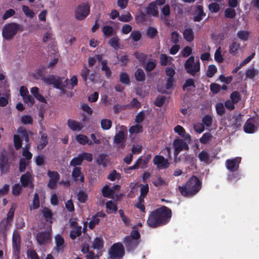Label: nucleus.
Returning a JSON list of instances; mask_svg holds the SVG:
<instances>
[{
	"label": "nucleus",
	"mask_w": 259,
	"mask_h": 259,
	"mask_svg": "<svg viewBox=\"0 0 259 259\" xmlns=\"http://www.w3.org/2000/svg\"><path fill=\"white\" fill-rule=\"evenodd\" d=\"M171 217V210L168 207L163 205L150 212L147 224L149 227L155 228L167 224Z\"/></svg>",
	"instance_id": "obj_1"
},
{
	"label": "nucleus",
	"mask_w": 259,
	"mask_h": 259,
	"mask_svg": "<svg viewBox=\"0 0 259 259\" xmlns=\"http://www.w3.org/2000/svg\"><path fill=\"white\" fill-rule=\"evenodd\" d=\"M202 182L195 176H192L183 186H179L178 190L181 194L185 197H192L201 190Z\"/></svg>",
	"instance_id": "obj_2"
},
{
	"label": "nucleus",
	"mask_w": 259,
	"mask_h": 259,
	"mask_svg": "<svg viewBox=\"0 0 259 259\" xmlns=\"http://www.w3.org/2000/svg\"><path fill=\"white\" fill-rule=\"evenodd\" d=\"M141 235L138 230H133L129 235L123 239V243L127 252L134 251L138 246L140 242Z\"/></svg>",
	"instance_id": "obj_3"
},
{
	"label": "nucleus",
	"mask_w": 259,
	"mask_h": 259,
	"mask_svg": "<svg viewBox=\"0 0 259 259\" xmlns=\"http://www.w3.org/2000/svg\"><path fill=\"white\" fill-rule=\"evenodd\" d=\"M23 30V27L20 24L15 22L8 23L3 27L2 36L5 39L10 40L19 32H22Z\"/></svg>",
	"instance_id": "obj_4"
},
{
	"label": "nucleus",
	"mask_w": 259,
	"mask_h": 259,
	"mask_svg": "<svg viewBox=\"0 0 259 259\" xmlns=\"http://www.w3.org/2000/svg\"><path fill=\"white\" fill-rule=\"evenodd\" d=\"M17 132L20 135L21 138L17 135H14V136L13 141L16 150H19L22 147V139L28 144L29 141V135H32V132L27 131L25 128L21 126L18 128Z\"/></svg>",
	"instance_id": "obj_5"
},
{
	"label": "nucleus",
	"mask_w": 259,
	"mask_h": 259,
	"mask_svg": "<svg viewBox=\"0 0 259 259\" xmlns=\"http://www.w3.org/2000/svg\"><path fill=\"white\" fill-rule=\"evenodd\" d=\"M108 259H121L125 254V249L121 242L112 244L108 249Z\"/></svg>",
	"instance_id": "obj_6"
},
{
	"label": "nucleus",
	"mask_w": 259,
	"mask_h": 259,
	"mask_svg": "<svg viewBox=\"0 0 259 259\" xmlns=\"http://www.w3.org/2000/svg\"><path fill=\"white\" fill-rule=\"evenodd\" d=\"M184 68L187 73L195 76L197 72L200 70V62L199 60L195 61V57L190 56L184 63Z\"/></svg>",
	"instance_id": "obj_7"
},
{
	"label": "nucleus",
	"mask_w": 259,
	"mask_h": 259,
	"mask_svg": "<svg viewBox=\"0 0 259 259\" xmlns=\"http://www.w3.org/2000/svg\"><path fill=\"white\" fill-rule=\"evenodd\" d=\"M90 12V6L89 4L83 3L75 11V18L78 20H82L89 15Z\"/></svg>",
	"instance_id": "obj_8"
},
{
	"label": "nucleus",
	"mask_w": 259,
	"mask_h": 259,
	"mask_svg": "<svg viewBox=\"0 0 259 259\" xmlns=\"http://www.w3.org/2000/svg\"><path fill=\"white\" fill-rule=\"evenodd\" d=\"M173 147L175 148V161L176 162H177V156L179 153L183 150L187 151L189 148L188 144L182 139L179 138H177L174 141Z\"/></svg>",
	"instance_id": "obj_9"
},
{
	"label": "nucleus",
	"mask_w": 259,
	"mask_h": 259,
	"mask_svg": "<svg viewBox=\"0 0 259 259\" xmlns=\"http://www.w3.org/2000/svg\"><path fill=\"white\" fill-rule=\"evenodd\" d=\"M153 162L158 169L167 168L170 164L167 158H165L163 156L159 155H156L154 157Z\"/></svg>",
	"instance_id": "obj_10"
},
{
	"label": "nucleus",
	"mask_w": 259,
	"mask_h": 259,
	"mask_svg": "<svg viewBox=\"0 0 259 259\" xmlns=\"http://www.w3.org/2000/svg\"><path fill=\"white\" fill-rule=\"evenodd\" d=\"M241 157H237L232 159H227L226 161V166L231 172L237 171L239 167V164L241 162Z\"/></svg>",
	"instance_id": "obj_11"
},
{
	"label": "nucleus",
	"mask_w": 259,
	"mask_h": 259,
	"mask_svg": "<svg viewBox=\"0 0 259 259\" xmlns=\"http://www.w3.org/2000/svg\"><path fill=\"white\" fill-rule=\"evenodd\" d=\"M70 226L71 230L70 232L69 236L71 239L74 240L81 235L82 227L79 226L76 221H73L70 222Z\"/></svg>",
	"instance_id": "obj_12"
},
{
	"label": "nucleus",
	"mask_w": 259,
	"mask_h": 259,
	"mask_svg": "<svg viewBox=\"0 0 259 259\" xmlns=\"http://www.w3.org/2000/svg\"><path fill=\"white\" fill-rule=\"evenodd\" d=\"M125 135L123 131H120L116 133L114 138V142L117 144L118 149H123L125 146Z\"/></svg>",
	"instance_id": "obj_13"
},
{
	"label": "nucleus",
	"mask_w": 259,
	"mask_h": 259,
	"mask_svg": "<svg viewBox=\"0 0 259 259\" xmlns=\"http://www.w3.org/2000/svg\"><path fill=\"white\" fill-rule=\"evenodd\" d=\"M192 15V20L193 21H201L206 16V13L204 12L203 6L201 5H197L195 6Z\"/></svg>",
	"instance_id": "obj_14"
},
{
	"label": "nucleus",
	"mask_w": 259,
	"mask_h": 259,
	"mask_svg": "<svg viewBox=\"0 0 259 259\" xmlns=\"http://www.w3.org/2000/svg\"><path fill=\"white\" fill-rule=\"evenodd\" d=\"M32 174L29 171H27L25 174L22 175L20 178L21 186L23 187H29L33 189L34 185L32 181Z\"/></svg>",
	"instance_id": "obj_15"
},
{
	"label": "nucleus",
	"mask_w": 259,
	"mask_h": 259,
	"mask_svg": "<svg viewBox=\"0 0 259 259\" xmlns=\"http://www.w3.org/2000/svg\"><path fill=\"white\" fill-rule=\"evenodd\" d=\"M36 239L39 245L48 243L51 240V233L48 231L39 232L36 234Z\"/></svg>",
	"instance_id": "obj_16"
},
{
	"label": "nucleus",
	"mask_w": 259,
	"mask_h": 259,
	"mask_svg": "<svg viewBox=\"0 0 259 259\" xmlns=\"http://www.w3.org/2000/svg\"><path fill=\"white\" fill-rule=\"evenodd\" d=\"M49 52L50 56H51V54L53 55V58L49 62L48 64V66L49 68H52L58 63L59 55L58 53V49L56 46H55L54 45H53V47H50Z\"/></svg>",
	"instance_id": "obj_17"
},
{
	"label": "nucleus",
	"mask_w": 259,
	"mask_h": 259,
	"mask_svg": "<svg viewBox=\"0 0 259 259\" xmlns=\"http://www.w3.org/2000/svg\"><path fill=\"white\" fill-rule=\"evenodd\" d=\"M72 179L75 182H79L81 183H83L84 182V177L83 174L81 171V168L79 167H75L73 169L71 174Z\"/></svg>",
	"instance_id": "obj_18"
},
{
	"label": "nucleus",
	"mask_w": 259,
	"mask_h": 259,
	"mask_svg": "<svg viewBox=\"0 0 259 259\" xmlns=\"http://www.w3.org/2000/svg\"><path fill=\"white\" fill-rule=\"evenodd\" d=\"M10 168L7 156L2 153L0 155V170L2 174L7 172Z\"/></svg>",
	"instance_id": "obj_19"
},
{
	"label": "nucleus",
	"mask_w": 259,
	"mask_h": 259,
	"mask_svg": "<svg viewBox=\"0 0 259 259\" xmlns=\"http://www.w3.org/2000/svg\"><path fill=\"white\" fill-rule=\"evenodd\" d=\"M254 119L250 118L247 120L243 126L244 131L246 133L252 134L255 132Z\"/></svg>",
	"instance_id": "obj_20"
},
{
	"label": "nucleus",
	"mask_w": 259,
	"mask_h": 259,
	"mask_svg": "<svg viewBox=\"0 0 259 259\" xmlns=\"http://www.w3.org/2000/svg\"><path fill=\"white\" fill-rule=\"evenodd\" d=\"M67 125L72 131H79L83 128L82 123H80L72 119H68L67 121Z\"/></svg>",
	"instance_id": "obj_21"
},
{
	"label": "nucleus",
	"mask_w": 259,
	"mask_h": 259,
	"mask_svg": "<svg viewBox=\"0 0 259 259\" xmlns=\"http://www.w3.org/2000/svg\"><path fill=\"white\" fill-rule=\"evenodd\" d=\"M12 248L13 251L15 253H20V237L19 235L15 236H13L12 238Z\"/></svg>",
	"instance_id": "obj_22"
},
{
	"label": "nucleus",
	"mask_w": 259,
	"mask_h": 259,
	"mask_svg": "<svg viewBox=\"0 0 259 259\" xmlns=\"http://www.w3.org/2000/svg\"><path fill=\"white\" fill-rule=\"evenodd\" d=\"M77 142L81 145H84L88 144L90 146L93 145L94 143L92 141H90L88 137L83 134L77 135L75 137Z\"/></svg>",
	"instance_id": "obj_23"
},
{
	"label": "nucleus",
	"mask_w": 259,
	"mask_h": 259,
	"mask_svg": "<svg viewBox=\"0 0 259 259\" xmlns=\"http://www.w3.org/2000/svg\"><path fill=\"white\" fill-rule=\"evenodd\" d=\"M56 246L55 249L57 252H63L64 244V240L60 235H57L55 237Z\"/></svg>",
	"instance_id": "obj_24"
},
{
	"label": "nucleus",
	"mask_w": 259,
	"mask_h": 259,
	"mask_svg": "<svg viewBox=\"0 0 259 259\" xmlns=\"http://www.w3.org/2000/svg\"><path fill=\"white\" fill-rule=\"evenodd\" d=\"M146 13L148 15H152L153 16L157 17L158 16V8L154 2L149 4L146 8Z\"/></svg>",
	"instance_id": "obj_25"
},
{
	"label": "nucleus",
	"mask_w": 259,
	"mask_h": 259,
	"mask_svg": "<svg viewBox=\"0 0 259 259\" xmlns=\"http://www.w3.org/2000/svg\"><path fill=\"white\" fill-rule=\"evenodd\" d=\"M43 41L44 42H47L48 44L51 45V47H53V45L56 46V42L55 41V38L53 36V34L52 32L49 31L47 32L44 35Z\"/></svg>",
	"instance_id": "obj_26"
},
{
	"label": "nucleus",
	"mask_w": 259,
	"mask_h": 259,
	"mask_svg": "<svg viewBox=\"0 0 259 259\" xmlns=\"http://www.w3.org/2000/svg\"><path fill=\"white\" fill-rule=\"evenodd\" d=\"M183 34L184 39L188 42H191L194 39V33L191 28H186Z\"/></svg>",
	"instance_id": "obj_27"
},
{
	"label": "nucleus",
	"mask_w": 259,
	"mask_h": 259,
	"mask_svg": "<svg viewBox=\"0 0 259 259\" xmlns=\"http://www.w3.org/2000/svg\"><path fill=\"white\" fill-rule=\"evenodd\" d=\"M101 70L105 72V75L107 78H110L112 75V71L108 66V62L106 60L101 61Z\"/></svg>",
	"instance_id": "obj_28"
},
{
	"label": "nucleus",
	"mask_w": 259,
	"mask_h": 259,
	"mask_svg": "<svg viewBox=\"0 0 259 259\" xmlns=\"http://www.w3.org/2000/svg\"><path fill=\"white\" fill-rule=\"evenodd\" d=\"M41 212L43 216L46 219V221L49 222V224H52L53 223V213L51 210L45 207L43 208Z\"/></svg>",
	"instance_id": "obj_29"
},
{
	"label": "nucleus",
	"mask_w": 259,
	"mask_h": 259,
	"mask_svg": "<svg viewBox=\"0 0 259 259\" xmlns=\"http://www.w3.org/2000/svg\"><path fill=\"white\" fill-rule=\"evenodd\" d=\"M198 157L200 161L203 162L207 164H209L211 161L209 154L204 150H202L199 153Z\"/></svg>",
	"instance_id": "obj_30"
},
{
	"label": "nucleus",
	"mask_w": 259,
	"mask_h": 259,
	"mask_svg": "<svg viewBox=\"0 0 259 259\" xmlns=\"http://www.w3.org/2000/svg\"><path fill=\"white\" fill-rule=\"evenodd\" d=\"M240 48V44L233 40L229 47V52L230 54L233 56H236Z\"/></svg>",
	"instance_id": "obj_31"
},
{
	"label": "nucleus",
	"mask_w": 259,
	"mask_h": 259,
	"mask_svg": "<svg viewBox=\"0 0 259 259\" xmlns=\"http://www.w3.org/2000/svg\"><path fill=\"white\" fill-rule=\"evenodd\" d=\"M107 155L105 154H100L96 159V162L98 165H102L105 167L107 165Z\"/></svg>",
	"instance_id": "obj_32"
},
{
	"label": "nucleus",
	"mask_w": 259,
	"mask_h": 259,
	"mask_svg": "<svg viewBox=\"0 0 259 259\" xmlns=\"http://www.w3.org/2000/svg\"><path fill=\"white\" fill-rule=\"evenodd\" d=\"M174 131L176 133H178L180 136L188 139L190 138V136L188 134H186L185 129L183 126L180 125H178L174 128Z\"/></svg>",
	"instance_id": "obj_33"
},
{
	"label": "nucleus",
	"mask_w": 259,
	"mask_h": 259,
	"mask_svg": "<svg viewBox=\"0 0 259 259\" xmlns=\"http://www.w3.org/2000/svg\"><path fill=\"white\" fill-rule=\"evenodd\" d=\"M10 225L11 223L3 219L0 222V233L3 235H6Z\"/></svg>",
	"instance_id": "obj_34"
},
{
	"label": "nucleus",
	"mask_w": 259,
	"mask_h": 259,
	"mask_svg": "<svg viewBox=\"0 0 259 259\" xmlns=\"http://www.w3.org/2000/svg\"><path fill=\"white\" fill-rule=\"evenodd\" d=\"M135 77L138 82H142L145 80V73L141 68H138L135 72Z\"/></svg>",
	"instance_id": "obj_35"
},
{
	"label": "nucleus",
	"mask_w": 259,
	"mask_h": 259,
	"mask_svg": "<svg viewBox=\"0 0 259 259\" xmlns=\"http://www.w3.org/2000/svg\"><path fill=\"white\" fill-rule=\"evenodd\" d=\"M109 45L115 50L119 48V38L117 36H113L111 38L108 42Z\"/></svg>",
	"instance_id": "obj_36"
},
{
	"label": "nucleus",
	"mask_w": 259,
	"mask_h": 259,
	"mask_svg": "<svg viewBox=\"0 0 259 259\" xmlns=\"http://www.w3.org/2000/svg\"><path fill=\"white\" fill-rule=\"evenodd\" d=\"M120 81L125 85L130 84V79L128 74L124 72H121L119 74Z\"/></svg>",
	"instance_id": "obj_37"
},
{
	"label": "nucleus",
	"mask_w": 259,
	"mask_h": 259,
	"mask_svg": "<svg viewBox=\"0 0 259 259\" xmlns=\"http://www.w3.org/2000/svg\"><path fill=\"white\" fill-rule=\"evenodd\" d=\"M158 31L157 29L155 27L150 26L149 27L146 31V35L147 36L151 38H154L158 34Z\"/></svg>",
	"instance_id": "obj_38"
},
{
	"label": "nucleus",
	"mask_w": 259,
	"mask_h": 259,
	"mask_svg": "<svg viewBox=\"0 0 259 259\" xmlns=\"http://www.w3.org/2000/svg\"><path fill=\"white\" fill-rule=\"evenodd\" d=\"M112 122L110 119H103L101 120V126L103 130H108L112 126Z\"/></svg>",
	"instance_id": "obj_39"
},
{
	"label": "nucleus",
	"mask_w": 259,
	"mask_h": 259,
	"mask_svg": "<svg viewBox=\"0 0 259 259\" xmlns=\"http://www.w3.org/2000/svg\"><path fill=\"white\" fill-rule=\"evenodd\" d=\"M90 70L85 65L84 66L81 70L80 75L83 81L86 83L88 80V77L90 75Z\"/></svg>",
	"instance_id": "obj_40"
},
{
	"label": "nucleus",
	"mask_w": 259,
	"mask_h": 259,
	"mask_svg": "<svg viewBox=\"0 0 259 259\" xmlns=\"http://www.w3.org/2000/svg\"><path fill=\"white\" fill-rule=\"evenodd\" d=\"M82 162V158L81 155L79 154L78 156L74 157L70 162V165L72 166L77 167L76 166L81 165Z\"/></svg>",
	"instance_id": "obj_41"
},
{
	"label": "nucleus",
	"mask_w": 259,
	"mask_h": 259,
	"mask_svg": "<svg viewBox=\"0 0 259 259\" xmlns=\"http://www.w3.org/2000/svg\"><path fill=\"white\" fill-rule=\"evenodd\" d=\"M114 191L107 185L104 186L102 190V193L104 197H110L113 195Z\"/></svg>",
	"instance_id": "obj_42"
},
{
	"label": "nucleus",
	"mask_w": 259,
	"mask_h": 259,
	"mask_svg": "<svg viewBox=\"0 0 259 259\" xmlns=\"http://www.w3.org/2000/svg\"><path fill=\"white\" fill-rule=\"evenodd\" d=\"M99 212H98L96 215H94L91 221L89 222V227L90 229H93L95 227L98 225L100 222V219L98 218V216H100L99 215Z\"/></svg>",
	"instance_id": "obj_43"
},
{
	"label": "nucleus",
	"mask_w": 259,
	"mask_h": 259,
	"mask_svg": "<svg viewBox=\"0 0 259 259\" xmlns=\"http://www.w3.org/2000/svg\"><path fill=\"white\" fill-rule=\"evenodd\" d=\"M22 10L26 17L30 18H33L34 17V12L30 10L28 6L25 5L23 6Z\"/></svg>",
	"instance_id": "obj_44"
},
{
	"label": "nucleus",
	"mask_w": 259,
	"mask_h": 259,
	"mask_svg": "<svg viewBox=\"0 0 259 259\" xmlns=\"http://www.w3.org/2000/svg\"><path fill=\"white\" fill-rule=\"evenodd\" d=\"M212 136L210 133H205L203 134L202 136L200 138V142L201 143L206 144L209 142L212 139Z\"/></svg>",
	"instance_id": "obj_45"
},
{
	"label": "nucleus",
	"mask_w": 259,
	"mask_h": 259,
	"mask_svg": "<svg viewBox=\"0 0 259 259\" xmlns=\"http://www.w3.org/2000/svg\"><path fill=\"white\" fill-rule=\"evenodd\" d=\"M224 15L227 18L232 19L235 17L236 13L234 9L229 8L225 9Z\"/></svg>",
	"instance_id": "obj_46"
},
{
	"label": "nucleus",
	"mask_w": 259,
	"mask_h": 259,
	"mask_svg": "<svg viewBox=\"0 0 259 259\" xmlns=\"http://www.w3.org/2000/svg\"><path fill=\"white\" fill-rule=\"evenodd\" d=\"M257 71L254 69V68H249L245 71V76L246 78L249 79H253L256 75L258 74Z\"/></svg>",
	"instance_id": "obj_47"
},
{
	"label": "nucleus",
	"mask_w": 259,
	"mask_h": 259,
	"mask_svg": "<svg viewBox=\"0 0 259 259\" xmlns=\"http://www.w3.org/2000/svg\"><path fill=\"white\" fill-rule=\"evenodd\" d=\"M22 186L20 184H16L12 186V192L13 195L15 196H19L22 192Z\"/></svg>",
	"instance_id": "obj_48"
},
{
	"label": "nucleus",
	"mask_w": 259,
	"mask_h": 259,
	"mask_svg": "<svg viewBox=\"0 0 259 259\" xmlns=\"http://www.w3.org/2000/svg\"><path fill=\"white\" fill-rule=\"evenodd\" d=\"M225 106L222 103H218L215 105V110L219 116H223L225 113Z\"/></svg>",
	"instance_id": "obj_49"
},
{
	"label": "nucleus",
	"mask_w": 259,
	"mask_h": 259,
	"mask_svg": "<svg viewBox=\"0 0 259 259\" xmlns=\"http://www.w3.org/2000/svg\"><path fill=\"white\" fill-rule=\"evenodd\" d=\"M77 199L81 203H84L88 199L87 194L82 190H79L77 194Z\"/></svg>",
	"instance_id": "obj_50"
},
{
	"label": "nucleus",
	"mask_w": 259,
	"mask_h": 259,
	"mask_svg": "<svg viewBox=\"0 0 259 259\" xmlns=\"http://www.w3.org/2000/svg\"><path fill=\"white\" fill-rule=\"evenodd\" d=\"M143 132V127L141 125L136 124L132 126L129 129V132L130 134H138L141 133Z\"/></svg>",
	"instance_id": "obj_51"
},
{
	"label": "nucleus",
	"mask_w": 259,
	"mask_h": 259,
	"mask_svg": "<svg viewBox=\"0 0 259 259\" xmlns=\"http://www.w3.org/2000/svg\"><path fill=\"white\" fill-rule=\"evenodd\" d=\"M104 241L101 237H96L93 243V247L94 248L101 249L103 247Z\"/></svg>",
	"instance_id": "obj_52"
},
{
	"label": "nucleus",
	"mask_w": 259,
	"mask_h": 259,
	"mask_svg": "<svg viewBox=\"0 0 259 259\" xmlns=\"http://www.w3.org/2000/svg\"><path fill=\"white\" fill-rule=\"evenodd\" d=\"M165 100L166 97L165 96H158L155 99L154 104L157 107H161L164 105Z\"/></svg>",
	"instance_id": "obj_53"
},
{
	"label": "nucleus",
	"mask_w": 259,
	"mask_h": 259,
	"mask_svg": "<svg viewBox=\"0 0 259 259\" xmlns=\"http://www.w3.org/2000/svg\"><path fill=\"white\" fill-rule=\"evenodd\" d=\"M133 19V17L130 12L122 14L118 17V20L121 22H128Z\"/></svg>",
	"instance_id": "obj_54"
},
{
	"label": "nucleus",
	"mask_w": 259,
	"mask_h": 259,
	"mask_svg": "<svg viewBox=\"0 0 259 259\" xmlns=\"http://www.w3.org/2000/svg\"><path fill=\"white\" fill-rule=\"evenodd\" d=\"M217 72V68L214 65H210L208 67V69L206 74L208 77H212Z\"/></svg>",
	"instance_id": "obj_55"
},
{
	"label": "nucleus",
	"mask_w": 259,
	"mask_h": 259,
	"mask_svg": "<svg viewBox=\"0 0 259 259\" xmlns=\"http://www.w3.org/2000/svg\"><path fill=\"white\" fill-rule=\"evenodd\" d=\"M155 60L148 61L144 66V68L147 72H150L154 70L156 67Z\"/></svg>",
	"instance_id": "obj_56"
},
{
	"label": "nucleus",
	"mask_w": 259,
	"mask_h": 259,
	"mask_svg": "<svg viewBox=\"0 0 259 259\" xmlns=\"http://www.w3.org/2000/svg\"><path fill=\"white\" fill-rule=\"evenodd\" d=\"M21 122L23 124H33V118L32 117L28 115H25L22 116L20 119Z\"/></svg>",
	"instance_id": "obj_57"
},
{
	"label": "nucleus",
	"mask_w": 259,
	"mask_h": 259,
	"mask_svg": "<svg viewBox=\"0 0 259 259\" xmlns=\"http://www.w3.org/2000/svg\"><path fill=\"white\" fill-rule=\"evenodd\" d=\"M40 206V202L39 195L37 193H35L34 194L33 199L32 201V208H31L30 209H36L39 207Z\"/></svg>",
	"instance_id": "obj_58"
},
{
	"label": "nucleus",
	"mask_w": 259,
	"mask_h": 259,
	"mask_svg": "<svg viewBox=\"0 0 259 259\" xmlns=\"http://www.w3.org/2000/svg\"><path fill=\"white\" fill-rule=\"evenodd\" d=\"M231 101L235 104L238 103L241 99L240 95L237 91L233 92L230 95Z\"/></svg>",
	"instance_id": "obj_59"
},
{
	"label": "nucleus",
	"mask_w": 259,
	"mask_h": 259,
	"mask_svg": "<svg viewBox=\"0 0 259 259\" xmlns=\"http://www.w3.org/2000/svg\"><path fill=\"white\" fill-rule=\"evenodd\" d=\"M202 121L205 126L210 127L212 125V117L211 115L206 114L203 116Z\"/></svg>",
	"instance_id": "obj_60"
},
{
	"label": "nucleus",
	"mask_w": 259,
	"mask_h": 259,
	"mask_svg": "<svg viewBox=\"0 0 259 259\" xmlns=\"http://www.w3.org/2000/svg\"><path fill=\"white\" fill-rule=\"evenodd\" d=\"M50 180L58 182L60 178V175L57 171L49 170L47 173Z\"/></svg>",
	"instance_id": "obj_61"
},
{
	"label": "nucleus",
	"mask_w": 259,
	"mask_h": 259,
	"mask_svg": "<svg viewBox=\"0 0 259 259\" xmlns=\"http://www.w3.org/2000/svg\"><path fill=\"white\" fill-rule=\"evenodd\" d=\"M130 36L134 41H138L141 39L142 34L139 30H134L131 32Z\"/></svg>",
	"instance_id": "obj_62"
},
{
	"label": "nucleus",
	"mask_w": 259,
	"mask_h": 259,
	"mask_svg": "<svg viewBox=\"0 0 259 259\" xmlns=\"http://www.w3.org/2000/svg\"><path fill=\"white\" fill-rule=\"evenodd\" d=\"M136 20L138 24L143 23L146 21V15L142 12H140L136 16Z\"/></svg>",
	"instance_id": "obj_63"
},
{
	"label": "nucleus",
	"mask_w": 259,
	"mask_h": 259,
	"mask_svg": "<svg viewBox=\"0 0 259 259\" xmlns=\"http://www.w3.org/2000/svg\"><path fill=\"white\" fill-rule=\"evenodd\" d=\"M102 31L104 35L109 36L113 34L114 30L111 26L105 25L103 26Z\"/></svg>",
	"instance_id": "obj_64"
}]
</instances>
